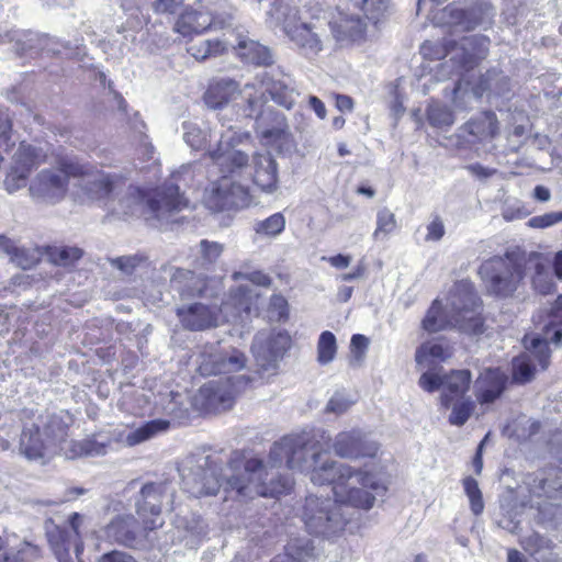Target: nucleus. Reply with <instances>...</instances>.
<instances>
[{
	"mask_svg": "<svg viewBox=\"0 0 562 562\" xmlns=\"http://www.w3.org/2000/svg\"><path fill=\"white\" fill-rule=\"evenodd\" d=\"M290 77L272 79L266 72L257 76L243 87L241 111L245 117L258 116L267 103V93L279 105L291 109L296 99V91L292 87Z\"/></svg>",
	"mask_w": 562,
	"mask_h": 562,
	"instance_id": "nucleus-9",
	"label": "nucleus"
},
{
	"mask_svg": "<svg viewBox=\"0 0 562 562\" xmlns=\"http://www.w3.org/2000/svg\"><path fill=\"white\" fill-rule=\"evenodd\" d=\"M419 386L427 392H435L439 390L443 384V376H440L437 372L427 369L419 378Z\"/></svg>",
	"mask_w": 562,
	"mask_h": 562,
	"instance_id": "nucleus-57",
	"label": "nucleus"
},
{
	"mask_svg": "<svg viewBox=\"0 0 562 562\" xmlns=\"http://www.w3.org/2000/svg\"><path fill=\"white\" fill-rule=\"evenodd\" d=\"M450 23L462 31H471L479 25L490 23L494 11L492 5L482 0H476L467 10L450 9Z\"/></svg>",
	"mask_w": 562,
	"mask_h": 562,
	"instance_id": "nucleus-26",
	"label": "nucleus"
},
{
	"mask_svg": "<svg viewBox=\"0 0 562 562\" xmlns=\"http://www.w3.org/2000/svg\"><path fill=\"white\" fill-rule=\"evenodd\" d=\"M528 215V212L522 206L521 202L514 201L509 202L506 201L503 211L502 216L505 221L510 222L515 220L524 218Z\"/></svg>",
	"mask_w": 562,
	"mask_h": 562,
	"instance_id": "nucleus-59",
	"label": "nucleus"
},
{
	"mask_svg": "<svg viewBox=\"0 0 562 562\" xmlns=\"http://www.w3.org/2000/svg\"><path fill=\"white\" fill-rule=\"evenodd\" d=\"M522 549L533 557L538 562L549 561V555H552L554 543L551 539L541 536L538 532H531L520 540Z\"/></svg>",
	"mask_w": 562,
	"mask_h": 562,
	"instance_id": "nucleus-36",
	"label": "nucleus"
},
{
	"mask_svg": "<svg viewBox=\"0 0 562 562\" xmlns=\"http://www.w3.org/2000/svg\"><path fill=\"white\" fill-rule=\"evenodd\" d=\"M560 222H562V211L533 216L528 221V225L533 228H547Z\"/></svg>",
	"mask_w": 562,
	"mask_h": 562,
	"instance_id": "nucleus-56",
	"label": "nucleus"
},
{
	"mask_svg": "<svg viewBox=\"0 0 562 562\" xmlns=\"http://www.w3.org/2000/svg\"><path fill=\"white\" fill-rule=\"evenodd\" d=\"M271 24L282 25L289 40L301 55L314 58L323 50L318 27L307 19L318 18L323 11L321 0H259Z\"/></svg>",
	"mask_w": 562,
	"mask_h": 562,
	"instance_id": "nucleus-3",
	"label": "nucleus"
},
{
	"mask_svg": "<svg viewBox=\"0 0 562 562\" xmlns=\"http://www.w3.org/2000/svg\"><path fill=\"white\" fill-rule=\"evenodd\" d=\"M481 302L473 284L467 280L457 282L449 293L445 308L436 300L429 307L423 328L432 334L449 327L479 335L484 331V322L479 312Z\"/></svg>",
	"mask_w": 562,
	"mask_h": 562,
	"instance_id": "nucleus-4",
	"label": "nucleus"
},
{
	"mask_svg": "<svg viewBox=\"0 0 562 562\" xmlns=\"http://www.w3.org/2000/svg\"><path fill=\"white\" fill-rule=\"evenodd\" d=\"M542 268V254L526 252L515 247L507 250L503 257L496 256L484 261L480 267V274L488 292L506 297L517 290L528 272L531 270L540 272Z\"/></svg>",
	"mask_w": 562,
	"mask_h": 562,
	"instance_id": "nucleus-7",
	"label": "nucleus"
},
{
	"mask_svg": "<svg viewBox=\"0 0 562 562\" xmlns=\"http://www.w3.org/2000/svg\"><path fill=\"white\" fill-rule=\"evenodd\" d=\"M0 254L8 257L16 267L27 270L41 259V251L35 247H18L11 239L0 236Z\"/></svg>",
	"mask_w": 562,
	"mask_h": 562,
	"instance_id": "nucleus-31",
	"label": "nucleus"
},
{
	"mask_svg": "<svg viewBox=\"0 0 562 562\" xmlns=\"http://www.w3.org/2000/svg\"><path fill=\"white\" fill-rule=\"evenodd\" d=\"M166 483H147L140 490V499L137 501V514L143 520L145 530H155L164 525L160 518L161 502L168 494Z\"/></svg>",
	"mask_w": 562,
	"mask_h": 562,
	"instance_id": "nucleus-19",
	"label": "nucleus"
},
{
	"mask_svg": "<svg viewBox=\"0 0 562 562\" xmlns=\"http://www.w3.org/2000/svg\"><path fill=\"white\" fill-rule=\"evenodd\" d=\"M72 178H78V186L83 190L89 200H106L108 206L112 195L119 194L124 182L116 176L105 173L90 165H83L79 161H70L66 169Z\"/></svg>",
	"mask_w": 562,
	"mask_h": 562,
	"instance_id": "nucleus-13",
	"label": "nucleus"
},
{
	"mask_svg": "<svg viewBox=\"0 0 562 562\" xmlns=\"http://www.w3.org/2000/svg\"><path fill=\"white\" fill-rule=\"evenodd\" d=\"M72 159L64 160L59 169L41 171L30 186L33 198L48 203H56L64 199L67 192L68 179L72 176L66 170Z\"/></svg>",
	"mask_w": 562,
	"mask_h": 562,
	"instance_id": "nucleus-17",
	"label": "nucleus"
},
{
	"mask_svg": "<svg viewBox=\"0 0 562 562\" xmlns=\"http://www.w3.org/2000/svg\"><path fill=\"white\" fill-rule=\"evenodd\" d=\"M452 356V348L442 340H429L422 344L415 353V360L422 369H431L434 364L446 361Z\"/></svg>",
	"mask_w": 562,
	"mask_h": 562,
	"instance_id": "nucleus-33",
	"label": "nucleus"
},
{
	"mask_svg": "<svg viewBox=\"0 0 562 562\" xmlns=\"http://www.w3.org/2000/svg\"><path fill=\"white\" fill-rule=\"evenodd\" d=\"M535 323L541 327L542 334L532 337L526 336L524 344L538 360L541 369L546 370L550 362L548 341L550 340L555 345L562 342V295L558 296L548 313L540 312L535 317Z\"/></svg>",
	"mask_w": 562,
	"mask_h": 562,
	"instance_id": "nucleus-11",
	"label": "nucleus"
},
{
	"mask_svg": "<svg viewBox=\"0 0 562 562\" xmlns=\"http://www.w3.org/2000/svg\"><path fill=\"white\" fill-rule=\"evenodd\" d=\"M270 313L277 321L286 319L289 315L288 301L280 294H274L270 299Z\"/></svg>",
	"mask_w": 562,
	"mask_h": 562,
	"instance_id": "nucleus-58",
	"label": "nucleus"
},
{
	"mask_svg": "<svg viewBox=\"0 0 562 562\" xmlns=\"http://www.w3.org/2000/svg\"><path fill=\"white\" fill-rule=\"evenodd\" d=\"M498 120L494 112L485 111L471 119L459 128V136L465 137L468 143L493 139L498 134Z\"/></svg>",
	"mask_w": 562,
	"mask_h": 562,
	"instance_id": "nucleus-27",
	"label": "nucleus"
},
{
	"mask_svg": "<svg viewBox=\"0 0 562 562\" xmlns=\"http://www.w3.org/2000/svg\"><path fill=\"white\" fill-rule=\"evenodd\" d=\"M233 278L235 280H248L252 284L269 288L271 285V279L269 276L261 271H254L250 273L234 272Z\"/></svg>",
	"mask_w": 562,
	"mask_h": 562,
	"instance_id": "nucleus-61",
	"label": "nucleus"
},
{
	"mask_svg": "<svg viewBox=\"0 0 562 562\" xmlns=\"http://www.w3.org/2000/svg\"><path fill=\"white\" fill-rule=\"evenodd\" d=\"M338 41H359L366 33V24L359 18L348 16L342 19L334 30Z\"/></svg>",
	"mask_w": 562,
	"mask_h": 562,
	"instance_id": "nucleus-40",
	"label": "nucleus"
},
{
	"mask_svg": "<svg viewBox=\"0 0 562 562\" xmlns=\"http://www.w3.org/2000/svg\"><path fill=\"white\" fill-rule=\"evenodd\" d=\"M292 339L286 330H262L252 340L251 352L258 372L274 375L280 361L291 348Z\"/></svg>",
	"mask_w": 562,
	"mask_h": 562,
	"instance_id": "nucleus-12",
	"label": "nucleus"
},
{
	"mask_svg": "<svg viewBox=\"0 0 562 562\" xmlns=\"http://www.w3.org/2000/svg\"><path fill=\"white\" fill-rule=\"evenodd\" d=\"M285 227V218L281 213H274L268 218L256 224L255 231L258 234L274 237L283 232Z\"/></svg>",
	"mask_w": 562,
	"mask_h": 562,
	"instance_id": "nucleus-49",
	"label": "nucleus"
},
{
	"mask_svg": "<svg viewBox=\"0 0 562 562\" xmlns=\"http://www.w3.org/2000/svg\"><path fill=\"white\" fill-rule=\"evenodd\" d=\"M450 405H452V411L449 423L453 426H463L474 411V402L471 398H458Z\"/></svg>",
	"mask_w": 562,
	"mask_h": 562,
	"instance_id": "nucleus-46",
	"label": "nucleus"
},
{
	"mask_svg": "<svg viewBox=\"0 0 562 562\" xmlns=\"http://www.w3.org/2000/svg\"><path fill=\"white\" fill-rule=\"evenodd\" d=\"M259 293L247 285H240L229 293L220 307L193 303L177 308L181 325L189 330H204L222 322H244L257 310Z\"/></svg>",
	"mask_w": 562,
	"mask_h": 562,
	"instance_id": "nucleus-6",
	"label": "nucleus"
},
{
	"mask_svg": "<svg viewBox=\"0 0 562 562\" xmlns=\"http://www.w3.org/2000/svg\"><path fill=\"white\" fill-rule=\"evenodd\" d=\"M41 429L55 451L68 437V424L58 415L49 416Z\"/></svg>",
	"mask_w": 562,
	"mask_h": 562,
	"instance_id": "nucleus-38",
	"label": "nucleus"
},
{
	"mask_svg": "<svg viewBox=\"0 0 562 562\" xmlns=\"http://www.w3.org/2000/svg\"><path fill=\"white\" fill-rule=\"evenodd\" d=\"M356 7L364 13L368 20L376 23L386 11V0H352Z\"/></svg>",
	"mask_w": 562,
	"mask_h": 562,
	"instance_id": "nucleus-51",
	"label": "nucleus"
},
{
	"mask_svg": "<svg viewBox=\"0 0 562 562\" xmlns=\"http://www.w3.org/2000/svg\"><path fill=\"white\" fill-rule=\"evenodd\" d=\"M228 44H232V41L227 37V34H224L222 40H205L199 44H192L188 52L196 60H204L224 53L228 48Z\"/></svg>",
	"mask_w": 562,
	"mask_h": 562,
	"instance_id": "nucleus-39",
	"label": "nucleus"
},
{
	"mask_svg": "<svg viewBox=\"0 0 562 562\" xmlns=\"http://www.w3.org/2000/svg\"><path fill=\"white\" fill-rule=\"evenodd\" d=\"M335 499L323 495L311 494L305 498L301 512V518L306 530L315 536L330 538L344 530L351 518L349 508L369 510L373 507L356 506L348 502H341L334 494Z\"/></svg>",
	"mask_w": 562,
	"mask_h": 562,
	"instance_id": "nucleus-8",
	"label": "nucleus"
},
{
	"mask_svg": "<svg viewBox=\"0 0 562 562\" xmlns=\"http://www.w3.org/2000/svg\"><path fill=\"white\" fill-rule=\"evenodd\" d=\"M108 450V445L100 442L94 438H87L75 443V452L79 456L98 457L104 456Z\"/></svg>",
	"mask_w": 562,
	"mask_h": 562,
	"instance_id": "nucleus-52",
	"label": "nucleus"
},
{
	"mask_svg": "<svg viewBox=\"0 0 562 562\" xmlns=\"http://www.w3.org/2000/svg\"><path fill=\"white\" fill-rule=\"evenodd\" d=\"M226 7V0H200L196 8L181 12L175 23V31L182 36H192L211 26L224 27L232 18L229 13L221 12Z\"/></svg>",
	"mask_w": 562,
	"mask_h": 562,
	"instance_id": "nucleus-10",
	"label": "nucleus"
},
{
	"mask_svg": "<svg viewBox=\"0 0 562 562\" xmlns=\"http://www.w3.org/2000/svg\"><path fill=\"white\" fill-rule=\"evenodd\" d=\"M526 128L524 125L514 126L513 131L507 135V147L510 151H518L525 140Z\"/></svg>",
	"mask_w": 562,
	"mask_h": 562,
	"instance_id": "nucleus-63",
	"label": "nucleus"
},
{
	"mask_svg": "<svg viewBox=\"0 0 562 562\" xmlns=\"http://www.w3.org/2000/svg\"><path fill=\"white\" fill-rule=\"evenodd\" d=\"M530 484V494L537 497H547L553 502L562 501V471L555 473L553 481L543 476H536Z\"/></svg>",
	"mask_w": 562,
	"mask_h": 562,
	"instance_id": "nucleus-37",
	"label": "nucleus"
},
{
	"mask_svg": "<svg viewBox=\"0 0 562 562\" xmlns=\"http://www.w3.org/2000/svg\"><path fill=\"white\" fill-rule=\"evenodd\" d=\"M334 452L344 459L373 458L379 445L360 430L339 432L333 443Z\"/></svg>",
	"mask_w": 562,
	"mask_h": 562,
	"instance_id": "nucleus-21",
	"label": "nucleus"
},
{
	"mask_svg": "<svg viewBox=\"0 0 562 562\" xmlns=\"http://www.w3.org/2000/svg\"><path fill=\"white\" fill-rule=\"evenodd\" d=\"M169 422L162 419H154L143 424L142 426L130 429L120 437V441L128 447L143 443L158 434L167 430Z\"/></svg>",
	"mask_w": 562,
	"mask_h": 562,
	"instance_id": "nucleus-35",
	"label": "nucleus"
},
{
	"mask_svg": "<svg viewBox=\"0 0 562 562\" xmlns=\"http://www.w3.org/2000/svg\"><path fill=\"white\" fill-rule=\"evenodd\" d=\"M19 453L31 462L45 464L55 450L44 438L40 425L25 426L20 435Z\"/></svg>",
	"mask_w": 562,
	"mask_h": 562,
	"instance_id": "nucleus-23",
	"label": "nucleus"
},
{
	"mask_svg": "<svg viewBox=\"0 0 562 562\" xmlns=\"http://www.w3.org/2000/svg\"><path fill=\"white\" fill-rule=\"evenodd\" d=\"M147 261L148 258L143 254L121 256L110 260L112 267L127 276L132 274L137 268L145 266Z\"/></svg>",
	"mask_w": 562,
	"mask_h": 562,
	"instance_id": "nucleus-47",
	"label": "nucleus"
},
{
	"mask_svg": "<svg viewBox=\"0 0 562 562\" xmlns=\"http://www.w3.org/2000/svg\"><path fill=\"white\" fill-rule=\"evenodd\" d=\"M142 200L143 199L139 190L133 187H128L127 192L119 200L117 205L112 198L111 201H109L108 207L119 215H130L135 213Z\"/></svg>",
	"mask_w": 562,
	"mask_h": 562,
	"instance_id": "nucleus-41",
	"label": "nucleus"
},
{
	"mask_svg": "<svg viewBox=\"0 0 562 562\" xmlns=\"http://www.w3.org/2000/svg\"><path fill=\"white\" fill-rule=\"evenodd\" d=\"M189 172L190 169L188 167L175 172L170 180L148 199L147 206L155 218L158 221H168L173 213L188 206V200L180 193L178 182L183 175Z\"/></svg>",
	"mask_w": 562,
	"mask_h": 562,
	"instance_id": "nucleus-15",
	"label": "nucleus"
},
{
	"mask_svg": "<svg viewBox=\"0 0 562 562\" xmlns=\"http://www.w3.org/2000/svg\"><path fill=\"white\" fill-rule=\"evenodd\" d=\"M548 263V259L543 256V268L540 269V272L535 271V276L532 277V284L536 290H538L542 294L550 293L553 284L550 280H547V276L544 274L546 266Z\"/></svg>",
	"mask_w": 562,
	"mask_h": 562,
	"instance_id": "nucleus-62",
	"label": "nucleus"
},
{
	"mask_svg": "<svg viewBox=\"0 0 562 562\" xmlns=\"http://www.w3.org/2000/svg\"><path fill=\"white\" fill-rule=\"evenodd\" d=\"M43 159L42 153L34 146L21 143L13 155L10 172L7 175L4 184L9 192H14L25 184L29 173Z\"/></svg>",
	"mask_w": 562,
	"mask_h": 562,
	"instance_id": "nucleus-20",
	"label": "nucleus"
},
{
	"mask_svg": "<svg viewBox=\"0 0 562 562\" xmlns=\"http://www.w3.org/2000/svg\"><path fill=\"white\" fill-rule=\"evenodd\" d=\"M397 228L395 214L387 207H382L376 213V227L373 232V238L384 239Z\"/></svg>",
	"mask_w": 562,
	"mask_h": 562,
	"instance_id": "nucleus-43",
	"label": "nucleus"
},
{
	"mask_svg": "<svg viewBox=\"0 0 562 562\" xmlns=\"http://www.w3.org/2000/svg\"><path fill=\"white\" fill-rule=\"evenodd\" d=\"M308 543L305 542L299 546L296 542H290L286 546L285 555L276 557L271 562H303L304 558L308 555Z\"/></svg>",
	"mask_w": 562,
	"mask_h": 562,
	"instance_id": "nucleus-54",
	"label": "nucleus"
},
{
	"mask_svg": "<svg viewBox=\"0 0 562 562\" xmlns=\"http://www.w3.org/2000/svg\"><path fill=\"white\" fill-rule=\"evenodd\" d=\"M353 402L349 400L344 393L336 392L326 405V412L340 415L346 413Z\"/></svg>",
	"mask_w": 562,
	"mask_h": 562,
	"instance_id": "nucleus-55",
	"label": "nucleus"
},
{
	"mask_svg": "<svg viewBox=\"0 0 562 562\" xmlns=\"http://www.w3.org/2000/svg\"><path fill=\"white\" fill-rule=\"evenodd\" d=\"M490 40L484 35H471L463 37L459 43L448 41L446 43L447 54L450 61L458 64L456 71L460 68L470 69L476 63L484 59L488 53Z\"/></svg>",
	"mask_w": 562,
	"mask_h": 562,
	"instance_id": "nucleus-18",
	"label": "nucleus"
},
{
	"mask_svg": "<svg viewBox=\"0 0 562 562\" xmlns=\"http://www.w3.org/2000/svg\"><path fill=\"white\" fill-rule=\"evenodd\" d=\"M256 120V130L267 144H276L283 140L289 134L286 119L282 113L261 110Z\"/></svg>",
	"mask_w": 562,
	"mask_h": 562,
	"instance_id": "nucleus-28",
	"label": "nucleus"
},
{
	"mask_svg": "<svg viewBox=\"0 0 562 562\" xmlns=\"http://www.w3.org/2000/svg\"><path fill=\"white\" fill-rule=\"evenodd\" d=\"M227 37L232 41L228 46H232L245 63L257 66H269L273 63L270 49L247 35L231 33Z\"/></svg>",
	"mask_w": 562,
	"mask_h": 562,
	"instance_id": "nucleus-25",
	"label": "nucleus"
},
{
	"mask_svg": "<svg viewBox=\"0 0 562 562\" xmlns=\"http://www.w3.org/2000/svg\"><path fill=\"white\" fill-rule=\"evenodd\" d=\"M533 376L535 364L529 356L517 357L513 360V379L516 383H528Z\"/></svg>",
	"mask_w": 562,
	"mask_h": 562,
	"instance_id": "nucleus-45",
	"label": "nucleus"
},
{
	"mask_svg": "<svg viewBox=\"0 0 562 562\" xmlns=\"http://www.w3.org/2000/svg\"><path fill=\"white\" fill-rule=\"evenodd\" d=\"M201 254L203 259L207 263H213L223 252V245L216 241L201 240L200 243Z\"/></svg>",
	"mask_w": 562,
	"mask_h": 562,
	"instance_id": "nucleus-60",
	"label": "nucleus"
},
{
	"mask_svg": "<svg viewBox=\"0 0 562 562\" xmlns=\"http://www.w3.org/2000/svg\"><path fill=\"white\" fill-rule=\"evenodd\" d=\"M243 89L233 79H220L212 83L204 94L205 104L213 110H222L237 97L241 99Z\"/></svg>",
	"mask_w": 562,
	"mask_h": 562,
	"instance_id": "nucleus-29",
	"label": "nucleus"
},
{
	"mask_svg": "<svg viewBox=\"0 0 562 562\" xmlns=\"http://www.w3.org/2000/svg\"><path fill=\"white\" fill-rule=\"evenodd\" d=\"M427 120L431 126L445 128L454 123V115L446 105L432 103L427 109Z\"/></svg>",
	"mask_w": 562,
	"mask_h": 562,
	"instance_id": "nucleus-44",
	"label": "nucleus"
},
{
	"mask_svg": "<svg viewBox=\"0 0 562 562\" xmlns=\"http://www.w3.org/2000/svg\"><path fill=\"white\" fill-rule=\"evenodd\" d=\"M170 285L182 299H193L203 294L206 279L190 270L177 269L171 277Z\"/></svg>",
	"mask_w": 562,
	"mask_h": 562,
	"instance_id": "nucleus-30",
	"label": "nucleus"
},
{
	"mask_svg": "<svg viewBox=\"0 0 562 562\" xmlns=\"http://www.w3.org/2000/svg\"><path fill=\"white\" fill-rule=\"evenodd\" d=\"M82 250L78 247L61 246L50 250L49 256L55 265L68 267L82 257Z\"/></svg>",
	"mask_w": 562,
	"mask_h": 562,
	"instance_id": "nucleus-48",
	"label": "nucleus"
},
{
	"mask_svg": "<svg viewBox=\"0 0 562 562\" xmlns=\"http://www.w3.org/2000/svg\"><path fill=\"white\" fill-rule=\"evenodd\" d=\"M336 352L337 340L335 335L329 330L323 331L317 341V361L323 366L328 364L335 359Z\"/></svg>",
	"mask_w": 562,
	"mask_h": 562,
	"instance_id": "nucleus-42",
	"label": "nucleus"
},
{
	"mask_svg": "<svg viewBox=\"0 0 562 562\" xmlns=\"http://www.w3.org/2000/svg\"><path fill=\"white\" fill-rule=\"evenodd\" d=\"M507 375L499 369L487 370L477 381V401L481 404L493 403L503 393Z\"/></svg>",
	"mask_w": 562,
	"mask_h": 562,
	"instance_id": "nucleus-32",
	"label": "nucleus"
},
{
	"mask_svg": "<svg viewBox=\"0 0 562 562\" xmlns=\"http://www.w3.org/2000/svg\"><path fill=\"white\" fill-rule=\"evenodd\" d=\"M183 139L193 149H200L206 142V133L193 123H183Z\"/></svg>",
	"mask_w": 562,
	"mask_h": 562,
	"instance_id": "nucleus-53",
	"label": "nucleus"
},
{
	"mask_svg": "<svg viewBox=\"0 0 562 562\" xmlns=\"http://www.w3.org/2000/svg\"><path fill=\"white\" fill-rule=\"evenodd\" d=\"M247 357L238 349L226 351L202 352L199 360V372L202 375H227L224 386L221 380L205 383L200 392L212 407L226 408L231 406L234 395L245 389L251 379L247 375L232 376L231 374L246 367Z\"/></svg>",
	"mask_w": 562,
	"mask_h": 562,
	"instance_id": "nucleus-5",
	"label": "nucleus"
},
{
	"mask_svg": "<svg viewBox=\"0 0 562 562\" xmlns=\"http://www.w3.org/2000/svg\"><path fill=\"white\" fill-rule=\"evenodd\" d=\"M249 139V133L237 132L229 126L226 133H222L217 148L211 151L210 156L223 176L205 190L204 203L210 210L220 212L247 205V188L232 177L239 175L248 165V155L237 149L236 145Z\"/></svg>",
	"mask_w": 562,
	"mask_h": 562,
	"instance_id": "nucleus-2",
	"label": "nucleus"
},
{
	"mask_svg": "<svg viewBox=\"0 0 562 562\" xmlns=\"http://www.w3.org/2000/svg\"><path fill=\"white\" fill-rule=\"evenodd\" d=\"M445 225L439 216H435L432 221L427 225L426 241H438L445 235Z\"/></svg>",
	"mask_w": 562,
	"mask_h": 562,
	"instance_id": "nucleus-64",
	"label": "nucleus"
},
{
	"mask_svg": "<svg viewBox=\"0 0 562 562\" xmlns=\"http://www.w3.org/2000/svg\"><path fill=\"white\" fill-rule=\"evenodd\" d=\"M468 83L459 81L451 91V101L457 108H464L469 99L481 98L483 94L504 95L509 91V79L501 70L486 71L471 90Z\"/></svg>",
	"mask_w": 562,
	"mask_h": 562,
	"instance_id": "nucleus-16",
	"label": "nucleus"
},
{
	"mask_svg": "<svg viewBox=\"0 0 562 562\" xmlns=\"http://www.w3.org/2000/svg\"><path fill=\"white\" fill-rule=\"evenodd\" d=\"M147 531L145 526L139 528L138 521L133 515L114 517L104 530L109 540L131 548L143 546Z\"/></svg>",
	"mask_w": 562,
	"mask_h": 562,
	"instance_id": "nucleus-22",
	"label": "nucleus"
},
{
	"mask_svg": "<svg viewBox=\"0 0 562 562\" xmlns=\"http://www.w3.org/2000/svg\"><path fill=\"white\" fill-rule=\"evenodd\" d=\"M463 487L469 498L472 513L476 516L482 514L484 509V502L477 481L471 476H467L463 480Z\"/></svg>",
	"mask_w": 562,
	"mask_h": 562,
	"instance_id": "nucleus-50",
	"label": "nucleus"
},
{
	"mask_svg": "<svg viewBox=\"0 0 562 562\" xmlns=\"http://www.w3.org/2000/svg\"><path fill=\"white\" fill-rule=\"evenodd\" d=\"M83 517L72 513L68 518V526L60 527L54 522L46 524V536L48 543L58 562H72L70 551L72 550L78 562H83L80 555L83 551L81 540V525Z\"/></svg>",
	"mask_w": 562,
	"mask_h": 562,
	"instance_id": "nucleus-14",
	"label": "nucleus"
},
{
	"mask_svg": "<svg viewBox=\"0 0 562 562\" xmlns=\"http://www.w3.org/2000/svg\"><path fill=\"white\" fill-rule=\"evenodd\" d=\"M249 168L254 183L266 193H272L278 189V164L269 151L256 153L251 164L244 167Z\"/></svg>",
	"mask_w": 562,
	"mask_h": 562,
	"instance_id": "nucleus-24",
	"label": "nucleus"
},
{
	"mask_svg": "<svg viewBox=\"0 0 562 562\" xmlns=\"http://www.w3.org/2000/svg\"><path fill=\"white\" fill-rule=\"evenodd\" d=\"M283 462L290 470L306 472L315 485H331L333 494L339 501L356 506L370 507L376 496L386 491L379 474L330 460L303 436H285L276 442L267 464L258 458L244 460L238 453H234L225 465L205 457L195 471H183L181 475L184 490L194 497L215 495L221 487L245 499L277 497L288 493L293 485L290 477L278 471Z\"/></svg>",
	"mask_w": 562,
	"mask_h": 562,
	"instance_id": "nucleus-1",
	"label": "nucleus"
},
{
	"mask_svg": "<svg viewBox=\"0 0 562 562\" xmlns=\"http://www.w3.org/2000/svg\"><path fill=\"white\" fill-rule=\"evenodd\" d=\"M471 373L469 370H457L443 376V393L441 395L442 405L448 408L450 404L462 398L463 394L469 390Z\"/></svg>",
	"mask_w": 562,
	"mask_h": 562,
	"instance_id": "nucleus-34",
	"label": "nucleus"
}]
</instances>
